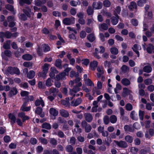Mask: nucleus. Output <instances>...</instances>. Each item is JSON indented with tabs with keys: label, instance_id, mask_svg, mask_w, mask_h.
<instances>
[{
	"label": "nucleus",
	"instance_id": "nucleus-1",
	"mask_svg": "<svg viewBox=\"0 0 154 154\" xmlns=\"http://www.w3.org/2000/svg\"><path fill=\"white\" fill-rule=\"evenodd\" d=\"M42 48L45 52H47L50 50V48L48 45L45 44H43L41 46V47L39 46H38L37 48V52L38 54L40 56H41L43 55Z\"/></svg>",
	"mask_w": 154,
	"mask_h": 154
},
{
	"label": "nucleus",
	"instance_id": "nucleus-2",
	"mask_svg": "<svg viewBox=\"0 0 154 154\" xmlns=\"http://www.w3.org/2000/svg\"><path fill=\"white\" fill-rule=\"evenodd\" d=\"M6 74L9 73L11 75L16 74L19 75L20 74V71L19 69L17 68H12L11 67H9L5 72Z\"/></svg>",
	"mask_w": 154,
	"mask_h": 154
},
{
	"label": "nucleus",
	"instance_id": "nucleus-3",
	"mask_svg": "<svg viewBox=\"0 0 154 154\" xmlns=\"http://www.w3.org/2000/svg\"><path fill=\"white\" fill-rule=\"evenodd\" d=\"M63 23L66 25H69L75 23V18L72 17L69 18H66L63 20Z\"/></svg>",
	"mask_w": 154,
	"mask_h": 154
},
{
	"label": "nucleus",
	"instance_id": "nucleus-4",
	"mask_svg": "<svg viewBox=\"0 0 154 154\" xmlns=\"http://www.w3.org/2000/svg\"><path fill=\"white\" fill-rule=\"evenodd\" d=\"M49 113L53 119H55V117L58 115V112L55 109L51 108L50 109Z\"/></svg>",
	"mask_w": 154,
	"mask_h": 154
},
{
	"label": "nucleus",
	"instance_id": "nucleus-5",
	"mask_svg": "<svg viewBox=\"0 0 154 154\" xmlns=\"http://www.w3.org/2000/svg\"><path fill=\"white\" fill-rule=\"evenodd\" d=\"M49 65L47 63H45L43 66V72L42 73L41 76L45 78L46 76V75L48 72V71L49 69Z\"/></svg>",
	"mask_w": 154,
	"mask_h": 154
},
{
	"label": "nucleus",
	"instance_id": "nucleus-6",
	"mask_svg": "<svg viewBox=\"0 0 154 154\" xmlns=\"http://www.w3.org/2000/svg\"><path fill=\"white\" fill-rule=\"evenodd\" d=\"M80 88L77 86H74L72 90L70 91V94L72 96V97L71 98L72 99L75 96V93L80 90Z\"/></svg>",
	"mask_w": 154,
	"mask_h": 154
},
{
	"label": "nucleus",
	"instance_id": "nucleus-7",
	"mask_svg": "<svg viewBox=\"0 0 154 154\" xmlns=\"http://www.w3.org/2000/svg\"><path fill=\"white\" fill-rule=\"evenodd\" d=\"M92 7L95 9H100L102 7V4L100 2H94L92 5Z\"/></svg>",
	"mask_w": 154,
	"mask_h": 154
},
{
	"label": "nucleus",
	"instance_id": "nucleus-8",
	"mask_svg": "<svg viewBox=\"0 0 154 154\" xmlns=\"http://www.w3.org/2000/svg\"><path fill=\"white\" fill-rule=\"evenodd\" d=\"M82 124L83 127H85V131L86 132H89L91 131V126L89 125H87L86 122H82Z\"/></svg>",
	"mask_w": 154,
	"mask_h": 154
},
{
	"label": "nucleus",
	"instance_id": "nucleus-9",
	"mask_svg": "<svg viewBox=\"0 0 154 154\" xmlns=\"http://www.w3.org/2000/svg\"><path fill=\"white\" fill-rule=\"evenodd\" d=\"M114 142L120 147H126L127 146V143L124 141L118 142L116 140H114Z\"/></svg>",
	"mask_w": 154,
	"mask_h": 154
},
{
	"label": "nucleus",
	"instance_id": "nucleus-10",
	"mask_svg": "<svg viewBox=\"0 0 154 154\" xmlns=\"http://www.w3.org/2000/svg\"><path fill=\"white\" fill-rule=\"evenodd\" d=\"M23 12L28 17H30L31 16L34 15V14L31 12V10L28 7H26L23 10Z\"/></svg>",
	"mask_w": 154,
	"mask_h": 154
},
{
	"label": "nucleus",
	"instance_id": "nucleus-11",
	"mask_svg": "<svg viewBox=\"0 0 154 154\" xmlns=\"http://www.w3.org/2000/svg\"><path fill=\"white\" fill-rule=\"evenodd\" d=\"M82 100L80 98H78L76 100H74L71 102V105L72 106H76L80 104L82 102Z\"/></svg>",
	"mask_w": 154,
	"mask_h": 154
},
{
	"label": "nucleus",
	"instance_id": "nucleus-12",
	"mask_svg": "<svg viewBox=\"0 0 154 154\" xmlns=\"http://www.w3.org/2000/svg\"><path fill=\"white\" fill-rule=\"evenodd\" d=\"M65 74L64 72H61L56 76V79L57 80H63L66 79Z\"/></svg>",
	"mask_w": 154,
	"mask_h": 154
},
{
	"label": "nucleus",
	"instance_id": "nucleus-13",
	"mask_svg": "<svg viewBox=\"0 0 154 154\" xmlns=\"http://www.w3.org/2000/svg\"><path fill=\"white\" fill-rule=\"evenodd\" d=\"M9 118L11 120V124H14L16 122L15 115L14 113H10L8 115Z\"/></svg>",
	"mask_w": 154,
	"mask_h": 154
},
{
	"label": "nucleus",
	"instance_id": "nucleus-14",
	"mask_svg": "<svg viewBox=\"0 0 154 154\" xmlns=\"http://www.w3.org/2000/svg\"><path fill=\"white\" fill-rule=\"evenodd\" d=\"M39 99L37 100L35 102V104L36 106H38L41 105L42 107L45 106V103L41 97H40Z\"/></svg>",
	"mask_w": 154,
	"mask_h": 154
},
{
	"label": "nucleus",
	"instance_id": "nucleus-15",
	"mask_svg": "<svg viewBox=\"0 0 154 154\" xmlns=\"http://www.w3.org/2000/svg\"><path fill=\"white\" fill-rule=\"evenodd\" d=\"M141 49V47L139 45L135 44L134 45V47L133 48V50L137 54L138 57H139L140 56L139 52L138 50H140Z\"/></svg>",
	"mask_w": 154,
	"mask_h": 154
},
{
	"label": "nucleus",
	"instance_id": "nucleus-16",
	"mask_svg": "<svg viewBox=\"0 0 154 154\" xmlns=\"http://www.w3.org/2000/svg\"><path fill=\"white\" fill-rule=\"evenodd\" d=\"M51 72L49 74L50 77L53 78L54 77L55 74L58 72L54 67H52L50 69Z\"/></svg>",
	"mask_w": 154,
	"mask_h": 154
},
{
	"label": "nucleus",
	"instance_id": "nucleus-17",
	"mask_svg": "<svg viewBox=\"0 0 154 154\" xmlns=\"http://www.w3.org/2000/svg\"><path fill=\"white\" fill-rule=\"evenodd\" d=\"M17 93V89L14 87L9 92L8 96L11 97L14 95H15Z\"/></svg>",
	"mask_w": 154,
	"mask_h": 154
},
{
	"label": "nucleus",
	"instance_id": "nucleus-18",
	"mask_svg": "<svg viewBox=\"0 0 154 154\" xmlns=\"http://www.w3.org/2000/svg\"><path fill=\"white\" fill-rule=\"evenodd\" d=\"M8 21L10 22L9 26L10 27H12L15 25V23L14 22L12 21L14 20V17L9 16L8 18Z\"/></svg>",
	"mask_w": 154,
	"mask_h": 154
},
{
	"label": "nucleus",
	"instance_id": "nucleus-19",
	"mask_svg": "<svg viewBox=\"0 0 154 154\" xmlns=\"http://www.w3.org/2000/svg\"><path fill=\"white\" fill-rule=\"evenodd\" d=\"M98 63V62L95 60L91 62L90 63V65L91 69L93 70H94L95 68L97 66Z\"/></svg>",
	"mask_w": 154,
	"mask_h": 154
},
{
	"label": "nucleus",
	"instance_id": "nucleus-20",
	"mask_svg": "<svg viewBox=\"0 0 154 154\" xmlns=\"http://www.w3.org/2000/svg\"><path fill=\"white\" fill-rule=\"evenodd\" d=\"M99 27L100 30L101 31L106 30L108 28L107 25L104 23L99 25Z\"/></svg>",
	"mask_w": 154,
	"mask_h": 154
},
{
	"label": "nucleus",
	"instance_id": "nucleus-21",
	"mask_svg": "<svg viewBox=\"0 0 154 154\" xmlns=\"http://www.w3.org/2000/svg\"><path fill=\"white\" fill-rule=\"evenodd\" d=\"M85 119L88 122H91L93 119V117L90 113H85L84 114Z\"/></svg>",
	"mask_w": 154,
	"mask_h": 154
},
{
	"label": "nucleus",
	"instance_id": "nucleus-22",
	"mask_svg": "<svg viewBox=\"0 0 154 154\" xmlns=\"http://www.w3.org/2000/svg\"><path fill=\"white\" fill-rule=\"evenodd\" d=\"M130 116L131 118L133 120H137L138 119L137 115L134 111L131 112Z\"/></svg>",
	"mask_w": 154,
	"mask_h": 154
},
{
	"label": "nucleus",
	"instance_id": "nucleus-23",
	"mask_svg": "<svg viewBox=\"0 0 154 154\" xmlns=\"http://www.w3.org/2000/svg\"><path fill=\"white\" fill-rule=\"evenodd\" d=\"M131 93V91L126 88L123 89V92L122 94V96L125 97L126 96L130 94Z\"/></svg>",
	"mask_w": 154,
	"mask_h": 154
},
{
	"label": "nucleus",
	"instance_id": "nucleus-24",
	"mask_svg": "<svg viewBox=\"0 0 154 154\" xmlns=\"http://www.w3.org/2000/svg\"><path fill=\"white\" fill-rule=\"evenodd\" d=\"M110 50L111 53L113 55H116L119 53L118 49L115 47H112L110 48Z\"/></svg>",
	"mask_w": 154,
	"mask_h": 154
},
{
	"label": "nucleus",
	"instance_id": "nucleus-25",
	"mask_svg": "<svg viewBox=\"0 0 154 154\" xmlns=\"http://www.w3.org/2000/svg\"><path fill=\"white\" fill-rule=\"evenodd\" d=\"M35 75V72L33 70H30L27 74V77L29 79H32L34 77Z\"/></svg>",
	"mask_w": 154,
	"mask_h": 154
},
{
	"label": "nucleus",
	"instance_id": "nucleus-26",
	"mask_svg": "<svg viewBox=\"0 0 154 154\" xmlns=\"http://www.w3.org/2000/svg\"><path fill=\"white\" fill-rule=\"evenodd\" d=\"M119 17L118 16L116 17H112V18L111 22L113 25H116L118 22Z\"/></svg>",
	"mask_w": 154,
	"mask_h": 154
},
{
	"label": "nucleus",
	"instance_id": "nucleus-27",
	"mask_svg": "<svg viewBox=\"0 0 154 154\" xmlns=\"http://www.w3.org/2000/svg\"><path fill=\"white\" fill-rule=\"evenodd\" d=\"M122 84L125 86H128L130 84V81L127 79L124 78L121 80Z\"/></svg>",
	"mask_w": 154,
	"mask_h": 154
},
{
	"label": "nucleus",
	"instance_id": "nucleus-28",
	"mask_svg": "<svg viewBox=\"0 0 154 154\" xmlns=\"http://www.w3.org/2000/svg\"><path fill=\"white\" fill-rule=\"evenodd\" d=\"M152 69L149 65H146L143 68V71L147 73H149L152 71Z\"/></svg>",
	"mask_w": 154,
	"mask_h": 154
},
{
	"label": "nucleus",
	"instance_id": "nucleus-29",
	"mask_svg": "<svg viewBox=\"0 0 154 154\" xmlns=\"http://www.w3.org/2000/svg\"><path fill=\"white\" fill-rule=\"evenodd\" d=\"M22 58L25 60H30L32 59V57L31 55L27 54L23 55Z\"/></svg>",
	"mask_w": 154,
	"mask_h": 154
},
{
	"label": "nucleus",
	"instance_id": "nucleus-30",
	"mask_svg": "<svg viewBox=\"0 0 154 154\" xmlns=\"http://www.w3.org/2000/svg\"><path fill=\"white\" fill-rule=\"evenodd\" d=\"M55 66L59 68H62V66L61 65V60L60 59H57L56 60L55 63Z\"/></svg>",
	"mask_w": 154,
	"mask_h": 154
},
{
	"label": "nucleus",
	"instance_id": "nucleus-31",
	"mask_svg": "<svg viewBox=\"0 0 154 154\" xmlns=\"http://www.w3.org/2000/svg\"><path fill=\"white\" fill-rule=\"evenodd\" d=\"M99 49L98 48H96L95 49V52L93 53L94 56L98 59H99L101 58L100 56L98 54L99 53Z\"/></svg>",
	"mask_w": 154,
	"mask_h": 154
},
{
	"label": "nucleus",
	"instance_id": "nucleus-32",
	"mask_svg": "<svg viewBox=\"0 0 154 154\" xmlns=\"http://www.w3.org/2000/svg\"><path fill=\"white\" fill-rule=\"evenodd\" d=\"M60 113L61 115L65 117H67L68 116L69 114L68 112L62 109L60 110Z\"/></svg>",
	"mask_w": 154,
	"mask_h": 154
},
{
	"label": "nucleus",
	"instance_id": "nucleus-33",
	"mask_svg": "<svg viewBox=\"0 0 154 154\" xmlns=\"http://www.w3.org/2000/svg\"><path fill=\"white\" fill-rule=\"evenodd\" d=\"M58 92V90L56 88H51L50 90V94H53L54 96H55Z\"/></svg>",
	"mask_w": 154,
	"mask_h": 154
},
{
	"label": "nucleus",
	"instance_id": "nucleus-34",
	"mask_svg": "<svg viewBox=\"0 0 154 154\" xmlns=\"http://www.w3.org/2000/svg\"><path fill=\"white\" fill-rule=\"evenodd\" d=\"M137 7L136 3L134 2H131L130 5L128 6L129 9L131 10H133L134 9H136Z\"/></svg>",
	"mask_w": 154,
	"mask_h": 154
},
{
	"label": "nucleus",
	"instance_id": "nucleus-35",
	"mask_svg": "<svg viewBox=\"0 0 154 154\" xmlns=\"http://www.w3.org/2000/svg\"><path fill=\"white\" fill-rule=\"evenodd\" d=\"M152 12H149L147 13V15H146L145 17V18L144 20V22L146 23L147 21V19L148 18L149 19H150L152 18Z\"/></svg>",
	"mask_w": 154,
	"mask_h": 154
},
{
	"label": "nucleus",
	"instance_id": "nucleus-36",
	"mask_svg": "<svg viewBox=\"0 0 154 154\" xmlns=\"http://www.w3.org/2000/svg\"><path fill=\"white\" fill-rule=\"evenodd\" d=\"M85 84L91 87H94V85L93 82L90 79H88L85 82Z\"/></svg>",
	"mask_w": 154,
	"mask_h": 154
},
{
	"label": "nucleus",
	"instance_id": "nucleus-37",
	"mask_svg": "<svg viewBox=\"0 0 154 154\" xmlns=\"http://www.w3.org/2000/svg\"><path fill=\"white\" fill-rule=\"evenodd\" d=\"M103 4L104 7L108 8L111 5V3L108 0H105L103 1Z\"/></svg>",
	"mask_w": 154,
	"mask_h": 154
},
{
	"label": "nucleus",
	"instance_id": "nucleus-38",
	"mask_svg": "<svg viewBox=\"0 0 154 154\" xmlns=\"http://www.w3.org/2000/svg\"><path fill=\"white\" fill-rule=\"evenodd\" d=\"M129 68L128 66L124 65L122 66L121 68L122 72L123 73H125L128 71Z\"/></svg>",
	"mask_w": 154,
	"mask_h": 154
},
{
	"label": "nucleus",
	"instance_id": "nucleus-39",
	"mask_svg": "<svg viewBox=\"0 0 154 154\" xmlns=\"http://www.w3.org/2000/svg\"><path fill=\"white\" fill-rule=\"evenodd\" d=\"M26 103H24L21 107V109L24 111H29L30 109V107L29 106L26 107Z\"/></svg>",
	"mask_w": 154,
	"mask_h": 154
},
{
	"label": "nucleus",
	"instance_id": "nucleus-40",
	"mask_svg": "<svg viewBox=\"0 0 154 154\" xmlns=\"http://www.w3.org/2000/svg\"><path fill=\"white\" fill-rule=\"evenodd\" d=\"M88 39L90 42H93L95 39V37L93 34L92 33L89 34L87 36Z\"/></svg>",
	"mask_w": 154,
	"mask_h": 154
},
{
	"label": "nucleus",
	"instance_id": "nucleus-41",
	"mask_svg": "<svg viewBox=\"0 0 154 154\" xmlns=\"http://www.w3.org/2000/svg\"><path fill=\"white\" fill-rule=\"evenodd\" d=\"M42 1L41 2L37 0L36 1L35 3V4L36 5L38 6H40L42 4H45L46 2V0H41Z\"/></svg>",
	"mask_w": 154,
	"mask_h": 154
},
{
	"label": "nucleus",
	"instance_id": "nucleus-42",
	"mask_svg": "<svg viewBox=\"0 0 154 154\" xmlns=\"http://www.w3.org/2000/svg\"><path fill=\"white\" fill-rule=\"evenodd\" d=\"M110 120L112 123H115L117 121V118L115 116L112 115L110 117Z\"/></svg>",
	"mask_w": 154,
	"mask_h": 154
},
{
	"label": "nucleus",
	"instance_id": "nucleus-43",
	"mask_svg": "<svg viewBox=\"0 0 154 154\" xmlns=\"http://www.w3.org/2000/svg\"><path fill=\"white\" fill-rule=\"evenodd\" d=\"M121 8L119 6H117L115 9L114 11V14L116 16H118V14H119L121 12Z\"/></svg>",
	"mask_w": 154,
	"mask_h": 154
},
{
	"label": "nucleus",
	"instance_id": "nucleus-44",
	"mask_svg": "<svg viewBox=\"0 0 154 154\" xmlns=\"http://www.w3.org/2000/svg\"><path fill=\"white\" fill-rule=\"evenodd\" d=\"M146 0H138L137 2L138 5L140 7L143 6L146 3Z\"/></svg>",
	"mask_w": 154,
	"mask_h": 154
},
{
	"label": "nucleus",
	"instance_id": "nucleus-45",
	"mask_svg": "<svg viewBox=\"0 0 154 154\" xmlns=\"http://www.w3.org/2000/svg\"><path fill=\"white\" fill-rule=\"evenodd\" d=\"M154 47L153 45L151 44H149V46L147 48L146 50L148 53H151Z\"/></svg>",
	"mask_w": 154,
	"mask_h": 154
},
{
	"label": "nucleus",
	"instance_id": "nucleus-46",
	"mask_svg": "<svg viewBox=\"0 0 154 154\" xmlns=\"http://www.w3.org/2000/svg\"><path fill=\"white\" fill-rule=\"evenodd\" d=\"M144 112L141 111L140 110L139 112V116L140 119L141 120H143V119L144 115Z\"/></svg>",
	"mask_w": 154,
	"mask_h": 154
},
{
	"label": "nucleus",
	"instance_id": "nucleus-47",
	"mask_svg": "<svg viewBox=\"0 0 154 154\" xmlns=\"http://www.w3.org/2000/svg\"><path fill=\"white\" fill-rule=\"evenodd\" d=\"M97 88L94 87L92 91L94 94H96L97 95H100L101 94L100 91Z\"/></svg>",
	"mask_w": 154,
	"mask_h": 154
},
{
	"label": "nucleus",
	"instance_id": "nucleus-48",
	"mask_svg": "<svg viewBox=\"0 0 154 154\" xmlns=\"http://www.w3.org/2000/svg\"><path fill=\"white\" fill-rule=\"evenodd\" d=\"M79 126L78 125V124H76L75 125V128L74 129V131L76 132L80 133L82 132V130L79 128Z\"/></svg>",
	"mask_w": 154,
	"mask_h": 154
},
{
	"label": "nucleus",
	"instance_id": "nucleus-49",
	"mask_svg": "<svg viewBox=\"0 0 154 154\" xmlns=\"http://www.w3.org/2000/svg\"><path fill=\"white\" fill-rule=\"evenodd\" d=\"M125 140L128 142L131 143L133 141V138L130 135H127L125 137Z\"/></svg>",
	"mask_w": 154,
	"mask_h": 154
},
{
	"label": "nucleus",
	"instance_id": "nucleus-50",
	"mask_svg": "<svg viewBox=\"0 0 154 154\" xmlns=\"http://www.w3.org/2000/svg\"><path fill=\"white\" fill-rule=\"evenodd\" d=\"M53 81L51 79L49 78L47 80L46 82V85L48 86H50L52 85V83Z\"/></svg>",
	"mask_w": 154,
	"mask_h": 154
},
{
	"label": "nucleus",
	"instance_id": "nucleus-51",
	"mask_svg": "<svg viewBox=\"0 0 154 154\" xmlns=\"http://www.w3.org/2000/svg\"><path fill=\"white\" fill-rule=\"evenodd\" d=\"M10 42L9 41H7L3 45V48L5 49H8L10 48Z\"/></svg>",
	"mask_w": 154,
	"mask_h": 154
},
{
	"label": "nucleus",
	"instance_id": "nucleus-52",
	"mask_svg": "<svg viewBox=\"0 0 154 154\" xmlns=\"http://www.w3.org/2000/svg\"><path fill=\"white\" fill-rule=\"evenodd\" d=\"M42 128H46L48 129H50L51 128V125L47 123H44L42 125Z\"/></svg>",
	"mask_w": 154,
	"mask_h": 154
},
{
	"label": "nucleus",
	"instance_id": "nucleus-53",
	"mask_svg": "<svg viewBox=\"0 0 154 154\" xmlns=\"http://www.w3.org/2000/svg\"><path fill=\"white\" fill-rule=\"evenodd\" d=\"M19 2L21 5H23L24 3H26L28 4H30V1L29 0H20Z\"/></svg>",
	"mask_w": 154,
	"mask_h": 154
},
{
	"label": "nucleus",
	"instance_id": "nucleus-54",
	"mask_svg": "<svg viewBox=\"0 0 154 154\" xmlns=\"http://www.w3.org/2000/svg\"><path fill=\"white\" fill-rule=\"evenodd\" d=\"M124 129L126 131H129L130 132L133 131V130L132 127L130 126L126 125L124 127Z\"/></svg>",
	"mask_w": 154,
	"mask_h": 154
},
{
	"label": "nucleus",
	"instance_id": "nucleus-55",
	"mask_svg": "<svg viewBox=\"0 0 154 154\" xmlns=\"http://www.w3.org/2000/svg\"><path fill=\"white\" fill-rule=\"evenodd\" d=\"M73 148L71 145H68L66 147V149L68 152H71L73 150Z\"/></svg>",
	"mask_w": 154,
	"mask_h": 154
},
{
	"label": "nucleus",
	"instance_id": "nucleus-56",
	"mask_svg": "<svg viewBox=\"0 0 154 154\" xmlns=\"http://www.w3.org/2000/svg\"><path fill=\"white\" fill-rule=\"evenodd\" d=\"M23 66L26 67H29L32 65V63L30 62H26L23 63Z\"/></svg>",
	"mask_w": 154,
	"mask_h": 154
},
{
	"label": "nucleus",
	"instance_id": "nucleus-57",
	"mask_svg": "<svg viewBox=\"0 0 154 154\" xmlns=\"http://www.w3.org/2000/svg\"><path fill=\"white\" fill-rule=\"evenodd\" d=\"M87 11L88 14L89 15L92 14L93 13V10L92 9L91 7H88Z\"/></svg>",
	"mask_w": 154,
	"mask_h": 154
},
{
	"label": "nucleus",
	"instance_id": "nucleus-58",
	"mask_svg": "<svg viewBox=\"0 0 154 154\" xmlns=\"http://www.w3.org/2000/svg\"><path fill=\"white\" fill-rule=\"evenodd\" d=\"M126 109L127 110L130 111L132 109V106L130 103H128L125 106Z\"/></svg>",
	"mask_w": 154,
	"mask_h": 154
},
{
	"label": "nucleus",
	"instance_id": "nucleus-59",
	"mask_svg": "<svg viewBox=\"0 0 154 154\" xmlns=\"http://www.w3.org/2000/svg\"><path fill=\"white\" fill-rule=\"evenodd\" d=\"M122 88L121 85L119 84H117L116 88L115 89V92L116 94L118 93L117 91L118 90H121Z\"/></svg>",
	"mask_w": 154,
	"mask_h": 154
},
{
	"label": "nucleus",
	"instance_id": "nucleus-60",
	"mask_svg": "<svg viewBox=\"0 0 154 154\" xmlns=\"http://www.w3.org/2000/svg\"><path fill=\"white\" fill-rule=\"evenodd\" d=\"M89 62V60L88 59H85L82 60V63L86 66L88 65Z\"/></svg>",
	"mask_w": 154,
	"mask_h": 154
},
{
	"label": "nucleus",
	"instance_id": "nucleus-61",
	"mask_svg": "<svg viewBox=\"0 0 154 154\" xmlns=\"http://www.w3.org/2000/svg\"><path fill=\"white\" fill-rule=\"evenodd\" d=\"M132 24L134 26H137L138 24V21L136 19H132L131 20Z\"/></svg>",
	"mask_w": 154,
	"mask_h": 154
},
{
	"label": "nucleus",
	"instance_id": "nucleus-62",
	"mask_svg": "<svg viewBox=\"0 0 154 154\" xmlns=\"http://www.w3.org/2000/svg\"><path fill=\"white\" fill-rule=\"evenodd\" d=\"M144 82L146 85H149L152 83V80L151 79H147L144 80Z\"/></svg>",
	"mask_w": 154,
	"mask_h": 154
},
{
	"label": "nucleus",
	"instance_id": "nucleus-63",
	"mask_svg": "<svg viewBox=\"0 0 154 154\" xmlns=\"http://www.w3.org/2000/svg\"><path fill=\"white\" fill-rule=\"evenodd\" d=\"M4 140L5 143H8L10 141L11 138L8 136H6L4 137Z\"/></svg>",
	"mask_w": 154,
	"mask_h": 154
},
{
	"label": "nucleus",
	"instance_id": "nucleus-64",
	"mask_svg": "<svg viewBox=\"0 0 154 154\" xmlns=\"http://www.w3.org/2000/svg\"><path fill=\"white\" fill-rule=\"evenodd\" d=\"M42 108L41 107H38L35 111V112L38 115H40L42 113Z\"/></svg>",
	"mask_w": 154,
	"mask_h": 154
}]
</instances>
